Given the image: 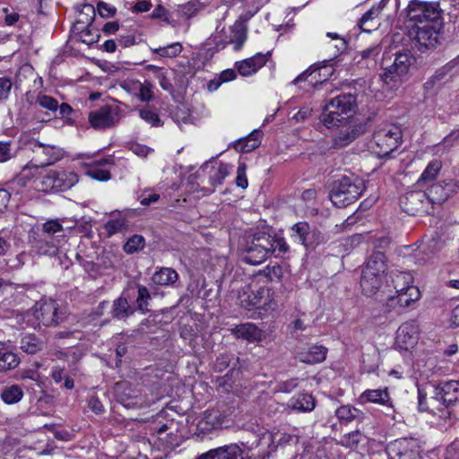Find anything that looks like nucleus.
Instances as JSON below:
<instances>
[{"instance_id": "obj_1", "label": "nucleus", "mask_w": 459, "mask_h": 459, "mask_svg": "<svg viewBox=\"0 0 459 459\" xmlns=\"http://www.w3.org/2000/svg\"><path fill=\"white\" fill-rule=\"evenodd\" d=\"M30 148L35 156L23 167L15 179L17 184L22 186H25L29 180L36 177L39 168L50 166L63 157L62 150L56 145L43 144L35 141L30 143Z\"/></svg>"}, {"instance_id": "obj_2", "label": "nucleus", "mask_w": 459, "mask_h": 459, "mask_svg": "<svg viewBox=\"0 0 459 459\" xmlns=\"http://www.w3.org/2000/svg\"><path fill=\"white\" fill-rule=\"evenodd\" d=\"M357 105L356 96L342 94L331 100L320 116V120L328 129L340 127L351 117Z\"/></svg>"}, {"instance_id": "obj_3", "label": "nucleus", "mask_w": 459, "mask_h": 459, "mask_svg": "<svg viewBox=\"0 0 459 459\" xmlns=\"http://www.w3.org/2000/svg\"><path fill=\"white\" fill-rule=\"evenodd\" d=\"M365 186L359 178L342 177L333 182L330 200L336 207H345L354 203L362 194Z\"/></svg>"}, {"instance_id": "obj_4", "label": "nucleus", "mask_w": 459, "mask_h": 459, "mask_svg": "<svg viewBox=\"0 0 459 459\" xmlns=\"http://www.w3.org/2000/svg\"><path fill=\"white\" fill-rule=\"evenodd\" d=\"M146 391V387L139 384L133 385L126 381L117 383L115 387L117 402L128 409L149 406L152 400Z\"/></svg>"}, {"instance_id": "obj_5", "label": "nucleus", "mask_w": 459, "mask_h": 459, "mask_svg": "<svg viewBox=\"0 0 459 459\" xmlns=\"http://www.w3.org/2000/svg\"><path fill=\"white\" fill-rule=\"evenodd\" d=\"M407 17L414 25L442 22V11L438 3L411 0L407 6Z\"/></svg>"}, {"instance_id": "obj_6", "label": "nucleus", "mask_w": 459, "mask_h": 459, "mask_svg": "<svg viewBox=\"0 0 459 459\" xmlns=\"http://www.w3.org/2000/svg\"><path fill=\"white\" fill-rule=\"evenodd\" d=\"M373 143L378 156H388L401 144L402 130L394 125L381 127L374 133Z\"/></svg>"}, {"instance_id": "obj_7", "label": "nucleus", "mask_w": 459, "mask_h": 459, "mask_svg": "<svg viewBox=\"0 0 459 459\" xmlns=\"http://www.w3.org/2000/svg\"><path fill=\"white\" fill-rule=\"evenodd\" d=\"M414 63L415 57L410 50L396 52L393 63L384 68L381 78L387 84L402 81Z\"/></svg>"}, {"instance_id": "obj_8", "label": "nucleus", "mask_w": 459, "mask_h": 459, "mask_svg": "<svg viewBox=\"0 0 459 459\" xmlns=\"http://www.w3.org/2000/svg\"><path fill=\"white\" fill-rule=\"evenodd\" d=\"M271 235L265 233H257L254 235L252 241L247 245L244 261L249 264H260L265 261L270 255Z\"/></svg>"}, {"instance_id": "obj_9", "label": "nucleus", "mask_w": 459, "mask_h": 459, "mask_svg": "<svg viewBox=\"0 0 459 459\" xmlns=\"http://www.w3.org/2000/svg\"><path fill=\"white\" fill-rule=\"evenodd\" d=\"M33 315L38 325L47 327L56 326L64 320V315L59 311L58 304L54 299H41L33 307Z\"/></svg>"}, {"instance_id": "obj_10", "label": "nucleus", "mask_w": 459, "mask_h": 459, "mask_svg": "<svg viewBox=\"0 0 459 459\" xmlns=\"http://www.w3.org/2000/svg\"><path fill=\"white\" fill-rule=\"evenodd\" d=\"M459 189V182L454 179L443 180L430 185L425 191L433 212L452 197Z\"/></svg>"}, {"instance_id": "obj_11", "label": "nucleus", "mask_w": 459, "mask_h": 459, "mask_svg": "<svg viewBox=\"0 0 459 459\" xmlns=\"http://www.w3.org/2000/svg\"><path fill=\"white\" fill-rule=\"evenodd\" d=\"M441 28L442 22L414 25L411 29L410 34L414 35L413 39L419 50L424 51L425 49L433 48L437 45Z\"/></svg>"}, {"instance_id": "obj_12", "label": "nucleus", "mask_w": 459, "mask_h": 459, "mask_svg": "<svg viewBox=\"0 0 459 459\" xmlns=\"http://www.w3.org/2000/svg\"><path fill=\"white\" fill-rule=\"evenodd\" d=\"M402 209L409 215L433 213L425 191H410L400 199Z\"/></svg>"}, {"instance_id": "obj_13", "label": "nucleus", "mask_w": 459, "mask_h": 459, "mask_svg": "<svg viewBox=\"0 0 459 459\" xmlns=\"http://www.w3.org/2000/svg\"><path fill=\"white\" fill-rule=\"evenodd\" d=\"M389 459H420V446L414 438L396 439L386 446Z\"/></svg>"}, {"instance_id": "obj_14", "label": "nucleus", "mask_w": 459, "mask_h": 459, "mask_svg": "<svg viewBox=\"0 0 459 459\" xmlns=\"http://www.w3.org/2000/svg\"><path fill=\"white\" fill-rule=\"evenodd\" d=\"M290 238L294 242L307 248H314L324 241L321 232L316 229L311 230L307 221H299L290 228Z\"/></svg>"}, {"instance_id": "obj_15", "label": "nucleus", "mask_w": 459, "mask_h": 459, "mask_svg": "<svg viewBox=\"0 0 459 459\" xmlns=\"http://www.w3.org/2000/svg\"><path fill=\"white\" fill-rule=\"evenodd\" d=\"M88 121L96 130H105L117 124L119 121L118 108L104 105L89 113Z\"/></svg>"}, {"instance_id": "obj_16", "label": "nucleus", "mask_w": 459, "mask_h": 459, "mask_svg": "<svg viewBox=\"0 0 459 459\" xmlns=\"http://www.w3.org/2000/svg\"><path fill=\"white\" fill-rule=\"evenodd\" d=\"M420 328L417 321L409 320L403 323L396 331L395 346L400 350L412 349L419 340Z\"/></svg>"}, {"instance_id": "obj_17", "label": "nucleus", "mask_w": 459, "mask_h": 459, "mask_svg": "<svg viewBox=\"0 0 459 459\" xmlns=\"http://www.w3.org/2000/svg\"><path fill=\"white\" fill-rule=\"evenodd\" d=\"M230 420L229 416L220 410H207L197 423L200 433L206 434L229 427Z\"/></svg>"}, {"instance_id": "obj_18", "label": "nucleus", "mask_w": 459, "mask_h": 459, "mask_svg": "<svg viewBox=\"0 0 459 459\" xmlns=\"http://www.w3.org/2000/svg\"><path fill=\"white\" fill-rule=\"evenodd\" d=\"M341 127L338 134L334 137V144L337 146L350 144L366 131L365 124L354 118H350Z\"/></svg>"}, {"instance_id": "obj_19", "label": "nucleus", "mask_w": 459, "mask_h": 459, "mask_svg": "<svg viewBox=\"0 0 459 459\" xmlns=\"http://www.w3.org/2000/svg\"><path fill=\"white\" fill-rule=\"evenodd\" d=\"M333 72L334 69L328 65V61H324V65L317 67L311 66L304 71L292 81V84L297 85L303 81H308L311 85H316L318 82L324 83L333 75Z\"/></svg>"}, {"instance_id": "obj_20", "label": "nucleus", "mask_w": 459, "mask_h": 459, "mask_svg": "<svg viewBox=\"0 0 459 459\" xmlns=\"http://www.w3.org/2000/svg\"><path fill=\"white\" fill-rule=\"evenodd\" d=\"M434 398L446 407H450L459 401V380L440 382L434 392Z\"/></svg>"}, {"instance_id": "obj_21", "label": "nucleus", "mask_w": 459, "mask_h": 459, "mask_svg": "<svg viewBox=\"0 0 459 459\" xmlns=\"http://www.w3.org/2000/svg\"><path fill=\"white\" fill-rule=\"evenodd\" d=\"M266 61L267 56L265 55L257 53L249 58L236 62L235 67L239 74L247 77L255 74L266 64Z\"/></svg>"}, {"instance_id": "obj_22", "label": "nucleus", "mask_w": 459, "mask_h": 459, "mask_svg": "<svg viewBox=\"0 0 459 459\" xmlns=\"http://www.w3.org/2000/svg\"><path fill=\"white\" fill-rule=\"evenodd\" d=\"M255 298V305L256 309H263L264 311L274 310L277 307V300L275 299V292L268 287H259L253 290Z\"/></svg>"}, {"instance_id": "obj_23", "label": "nucleus", "mask_w": 459, "mask_h": 459, "mask_svg": "<svg viewBox=\"0 0 459 459\" xmlns=\"http://www.w3.org/2000/svg\"><path fill=\"white\" fill-rule=\"evenodd\" d=\"M385 278L378 277L370 272H362L360 278V286L362 291L367 296L376 295L383 286Z\"/></svg>"}, {"instance_id": "obj_24", "label": "nucleus", "mask_w": 459, "mask_h": 459, "mask_svg": "<svg viewBox=\"0 0 459 459\" xmlns=\"http://www.w3.org/2000/svg\"><path fill=\"white\" fill-rule=\"evenodd\" d=\"M297 439L295 436L286 433L265 431L262 434L260 443L268 445L269 453L275 451L278 446H282Z\"/></svg>"}, {"instance_id": "obj_25", "label": "nucleus", "mask_w": 459, "mask_h": 459, "mask_svg": "<svg viewBox=\"0 0 459 459\" xmlns=\"http://www.w3.org/2000/svg\"><path fill=\"white\" fill-rule=\"evenodd\" d=\"M113 160L111 158H103L98 160L92 161V163L87 164L88 169L85 174L92 179L98 181H108L110 179V172L107 169H101L100 167L105 164H112Z\"/></svg>"}, {"instance_id": "obj_26", "label": "nucleus", "mask_w": 459, "mask_h": 459, "mask_svg": "<svg viewBox=\"0 0 459 459\" xmlns=\"http://www.w3.org/2000/svg\"><path fill=\"white\" fill-rule=\"evenodd\" d=\"M362 272H370L378 277L385 278L386 264L383 252H374L366 263Z\"/></svg>"}, {"instance_id": "obj_27", "label": "nucleus", "mask_w": 459, "mask_h": 459, "mask_svg": "<svg viewBox=\"0 0 459 459\" xmlns=\"http://www.w3.org/2000/svg\"><path fill=\"white\" fill-rule=\"evenodd\" d=\"M327 349L322 345H313L306 351L298 353L300 362L306 364H316L324 361L326 358Z\"/></svg>"}, {"instance_id": "obj_28", "label": "nucleus", "mask_w": 459, "mask_h": 459, "mask_svg": "<svg viewBox=\"0 0 459 459\" xmlns=\"http://www.w3.org/2000/svg\"><path fill=\"white\" fill-rule=\"evenodd\" d=\"M231 331L237 338H241L248 342L260 341L263 336V332L252 323L237 325Z\"/></svg>"}, {"instance_id": "obj_29", "label": "nucleus", "mask_w": 459, "mask_h": 459, "mask_svg": "<svg viewBox=\"0 0 459 459\" xmlns=\"http://www.w3.org/2000/svg\"><path fill=\"white\" fill-rule=\"evenodd\" d=\"M261 136V131L254 130L247 136L235 142L233 147L238 152H249L260 145Z\"/></svg>"}, {"instance_id": "obj_30", "label": "nucleus", "mask_w": 459, "mask_h": 459, "mask_svg": "<svg viewBox=\"0 0 459 459\" xmlns=\"http://www.w3.org/2000/svg\"><path fill=\"white\" fill-rule=\"evenodd\" d=\"M20 359L9 347L0 342V372H6L18 367Z\"/></svg>"}, {"instance_id": "obj_31", "label": "nucleus", "mask_w": 459, "mask_h": 459, "mask_svg": "<svg viewBox=\"0 0 459 459\" xmlns=\"http://www.w3.org/2000/svg\"><path fill=\"white\" fill-rule=\"evenodd\" d=\"M288 406L297 411H311L316 407V400L309 394H299L289 401Z\"/></svg>"}, {"instance_id": "obj_32", "label": "nucleus", "mask_w": 459, "mask_h": 459, "mask_svg": "<svg viewBox=\"0 0 459 459\" xmlns=\"http://www.w3.org/2000/svg\"><path fill=\"white\" fill-rule=\"evenodd\" d=\"M360 403H374L381 405H387L390 396L387 389H368L359 395Z\"/></svg>"}, {"instance_id": "obj_33", "label": "nucleus", "mask_w": 459, "mask_h": 459, "mask_svg": "<svg viewBox=\"0 0 459 459\" xmlns=\"http://www.w3.org/2000/svg\"><path fill=\"white\" fill-rule=\"evenodd\" d=\"M335 416L341 423L347 424L355 420H361L364 417V413L360 410L350 404H346L335 410Z\"/></svg>"}, {"instance_id": "obj_34", "label": "nucleus", "mask_w": 459, "mask_h": 459, "mask_svg": "<svg viewBox=\"0 0 459 459\" xmlns=\"http://www.w3.org/2000/svg\"><path fill=\"white\" fill-rule=\"evenodd\" d=\"M24 396L23 389L19 385H5L0 393L1 400L8 405L18 403Z\"/></svg>"}, {"instance_id": "obj_35", "label": "nucleus", "mask_w": 459, "mask_h": 459, "mask_svg": "<svg viewBox=\"0 0 459 459\" xmlns=\"http://www.w3.org/2000/svg\"><path fill=\"white\" fill-rule=\"evenodd\" d=\"M178 279V273L169 267H163L156 271L152 277V281L155 285L170 286Z\"/></svg>"}, {"instance_id": "obj_36", "label": "nucleus", "mask_w": 459, "mask_h": 459, "mask_svg": "<svg viewBox=\"0 0 459 459\" xmlns=\"http://www.w3.org/2000/svg\"><path fill=\"white\" fill-rule=\"evenodd\" d=\"M78 182V176L74 171H56V191H65Z\"/></svg>"}, {"instance_id": "obj_37", "label": "nucleus", "mask_w": 459, "mask_h": 459, "mask_svg": "<svg viewBox=\"0 0 459 459\" xmlns=\"http://www.w3.org/2000/svg\"><path fill=\"white\" fill-rule=\"evenodd\" d=\"M44 347L45 342L35 334L24 335L20 342L21 350L28 354H35L38 351H42Z\"/></svg>"}, {"instance_id": "obj_38", "label": "nucleus", "mask_w": 459, "mask_h": 459, "mask_svg": "<svg viewBox=\"0 0 459 459\" xmlns=\"http://www.w3.org/2000/svg\"><path fill=\"white\" fill-rule=\"evenodd\" d=\"M396 297H392V301H396V303L402 307H408L413 302L417 301L420 297V292L417 287H411L409 290H403L400 292H396Z\"/></svg>"}, {"instance_id": "obj_39", "label": "nucleus", "mask_w": 459, "mask_h": 459, "mask_svg": "<svg viewBox=\"0 0 459 459\" xmlns=\"http://www.w3.org/2000/svg\"><path fill=\"white\" fill-rule=\"evenodd\" d=\"M134 311V310L129 305L127 299L123 295L113 301L111 313L114 318H126L132 315Z\"/></svg>"}, {"instance_id": "obj_40", "label": "nucleus", "mask_w": 459, "mask_h": 459, "mask_svg": "<svg viewBox=\"0 0 459 459\" xmlns=\"http://www.w3.org/2000/svg\"><path fill=\"white\" fill-rule=\"evenodd\" d=\"M231 32L230 42L233 44V49L238 51L247 40V27L243 22H236L231 27Z\"/></svg>"}, {"instance_id": "obj_41", "label": "nucleus", "mask_w": 459, "mask_h": 459, "mask_svg": "<svg viewBox=\"0 0 459 459\" xmlns=\"http://www.w3.org/2000/svg\"><path fill=\"white\" fill-rule=\"evenodd\" d=\"M393 286L396 292L409 290V288L415 287L412 275L407 272H396L392 274Z\"/></svg>"}, {"instance_id": "obj_42", "label": "nucleus", "mask_w": 459, "mask_h": 459, "mask_svg": "<svg viewBox=\"0 0 459 459\" xmlns=\"http://www.w3.org/2000/svg\"><path fill=\"white\" fill-rule=\"evenodd\" d=\"M204 4L199 1L193 0L177 6L175 12L178 17L190 19L203 10Z\"/></svg>"}, {"instance_id": "obj_43", "label": "nucleus", "mask_w": 459, "mask_h": 459, "mask_svg": "<svg viewBox=\"0 0 459 459\" xmlns=\"http://www.w3.org/2000/svg\"><path fill=\"white\" fill-rule=\"evenodd\" d=\"M458 133L454 129L448 135H446L443 141L433 146L434 154L442 156L448 152L450 149L458 144Z\"/></svg>"}, {"instance_id": "obj_44", "label": "nucleus", "mask_w": 459, "mask_h": 459, "mask_svg": "<svg viewBox=\"0 0 459 459\" xmlns=\"http://www.w3.org/2000/svg\"><path fill=\"white\" fill-rule=\"evenodd\" d=\"M35 187L43 192L56 191V170H48L34 180Z\"/></svg>"}, {"instance_id": "obj_45", "label": "nucleus", "mask_w": 459, "mask_h": 459, "mask_svg": "<svg viewBox=\"0 0 459 459\" xmlns=\"http://www.w3.org/2000/svg\"><path fill=\"white\" fill-rule=\"evenodd\" d=\"M442 161L439 160H431L421 173L418 184H421L422 182L434 180L438 175L439 171L442 169Z\"/></svg>"}, {"instance_id": "obj_46", "label": "nucleus", "mask_w": 459, "mask_h": 459, "mask_svg": "<svg viewBox=\"0 0 459 459\" xmlns=\"http://www.w3.org/2000/svg\"><path fill=\"white\" fill-rule=\"evenodd\" d=\"M183 47L179 42L169 44L164 47H159L152 49L154 54L161 57H176L182 52Z\"/></svg>"}, {"instance_id": "obj_47", "label": "nucleus", "mask_w": 459, "mask_h": 459, "mask_svg": "<svg viewBox=\"0 0 459 459\" xmlns=\"http://www.w3.org/2000/svg\"><path fill=\"white\" fill-rule=\"evenodd\" d=\"M95 8L91 4H84L82 7V10L79 12L77 17V24L82 25L81 28H84L88 25H91L95 17Z\"/></svg>"}, {"instance_id": "obj_48", "label": "nucleus", "mask_w": 459, "mask_h": 459, "mask_svg": "<svg viewBox=\"0 0 459 459\" xmlns=\"http://www.w3.org/2000/svg\"><path fill=\"white\" fill-rule=\"evenodd\" d=\"M230 167L225 163H219L217 167H213L210 175V180L212 185H221L222 181L229 176Z\"/></svg>"}, {"instance_id": "obj_49", "label": "nucleus", "mask_w": 459, "mask_h": 459, "mask_svg": "<svg viewBox=\"0 0 459 459\" xmlns=\"http://www.w3.org/2000/svg\"><path fill=\"white\" fill-rule=\"evenodd\" d=\"M38 254L52 255L56 253V244L53 240L40 238L33 245Z\"/></svg>"}, {"instance_id": "obj_50", "label": "nucleus", "mask_w": 459, "mask_h": 459, "mask_svg": "<svg viewBox=\"0 0 459 459\" xmlns=\"http://www.w3.org/2000/svg\"><path fill=\"white\" fill-rule=\"evenodd\" d=\"M144 246V238L142 235H134L127 239L123 248L126 254H134L142 250Z\"/></svg>"}, {"instance_id": "obj_51", "label": "nucleus", "mask_w": 459, "mask_h": 459, "mask_svg": "<svg viewBox=\"0 0 459 459\" xmlns=\"http://www.w3.org/2000/svg\"><path fill=\"white\" fill-rule=\"evenodd\" d=\"M270 244L272 245V248H270V255H274L275 256L282 255L290 249L285 238L281 237L271 236Z\"/></svg>"}, {"instance_id": "obj_52", "label": "nucleus", "mask_w": 459, "mask_h": 459, "mask_svg": "<svg viewBox=\"0 0 459 459\" xmlns=\"http://www.w3.org/2000/svg\"><path fill=\"white\" fill-rule=\"evenodd\" d=\"M139 117L152 126H161L163 125L159 115L148 107L139 109Z\"/></svg>"}, {"instance_id": "obj_53", "label": "nucleus", "mask_w": 459, "mask_h": 459, "mask_svg": "<svg viewBox=\"0 0 459 459\" xmlns=\"http://www.w3.org/2000/svg\"><path fill=\"white\" fill-rule=\"evenodd\" d=\"M127 227L126 221L125 219H112L106 222L104 229L107 231L108 237H111L117 233L122 232Z\"/></svg>"}, {"instance_id": "obj_54", "label": "nucleus", "mask_w": 459, "mask_h": 459, "mask_svg": "<svg viewBox=\"0 0 459 459\" xmlns=\"http://www.w3.org/2000/svg\"><path fill=\"white\" fill-rule=\"evenodd\" d=\"M151 299V295L148 289L144 286L138 287V296L136 299L137 307L143 313L148 311L149 300Z\"/></svg>"}, {"instance_id": "obj_55", "label": "nucleus", "mask_w": 459, "mask_h": 459, "mask_svg": "<svg viewBox=\"0 0 459 459\" xmlns=\"http://www.w3.org/2000/svg\"><path fill=\"white\" fill-rule=\"evenodd\" d=\"M153 85L145 81L140 83L136 98L143 102H149L153 99Z\"/></svg>"}, {"instance_id": "obj_56", "label": "nucleus", "mask_w": 459, "mask_h": 459, "mask_svg": "<svg viewBox=\"0 0 459 459\" xmlns=\"http://www.w3.org/2000/svg\"><path fill=\"white\" fill-rule=\"evenodd\" d=\"M362 437V433L359 430H356L342 436L340 443L345 447L352 448L357 446V445L361 441Z\"/></svg>"}, {"instance_id": "obj_57", "label": "nucleus", "mask_w": 459, "mask_h": 459, "mask_svg": "<svg viewBox=\"0 0 459 459\" xmlns=\"http://www.w3.org/2000/svg\"><path fill=\"white\" fill-rule=\"evenodd\" d=\"M36 103L39 105V107L48 109L50 111H57L58 109V102L53 97L40 94L37 97Z\"/></svg>"}, {"instance_id": "obj_58", "label": "nucleus", "mask_w": 459, "mask_h": 459, "mask_svg": "<svg viewBox=\"0 0 459 459\" xmlns=\"http://www.w3.org/2000/svg\"><path fill=\"white\" fill-rule=\"evenodd\" d=\"M255 295L253 290L250 291H243L238 296L239 305L248 310L256 309V305H255V299H254Z\"/></svg>"}, {"instance_id": "obj_59", "label": "nucleus", "mask_w": 459, "mask_h": 459, "mask_svg": "<svg viewBox=\"0 0 459 459\" xmlns=\"http://www.w3.org/2000/svg\"><path fill=\"white\" fill-rule=\"evenodd\" d=\"M43 232L50 235H55L56 233L62 232L64 230V228L61 223L58 222L56 220H50L46 221L42 225Z\"/></svg>"}, {"instance_id": "obj_60", "label": "nucleus", "mask_w": 459, "mask_h": 459, "mask_svg": "<svg viewBox=\"0 0 459 459\" xmlns=\"http://www.w3.org/2000/svg\"><path fill=\"white\" fill-rule=\"evenodd\" d=\"M247 165L245 163H240L238 167L237 170V178L236 184L238 186L245 189L247 187L248 181L246 175Z\"/></svg>"}, {"instance_id": "obj_61", "label": "nucleus", "mask_w": 459, "mask_h": 459, "mask_svg": "<svg viewBox=\"0 0 459 459\" xmlns=\"http://www.w3.org/2000/svg\"><path fill=\"white\" fill-rule=\"evenodd\" d=\"M140 82L133 79H126L120 83L123 90L136 97L138 89L140 87Z\"/></svg>"}, {"instance_id": "obj_62", "label": "nucleus", "mask_w": 459, "mask_h": 459, "mask_svg": "<svg viewBox=\"0 0 459 459\" xmlns=\"http://www.w3.org/2000/svg\"><path fill=\"white\" fill-rule=\"evenodd\" d=\"M13 152L11 149V142H0V162H5L13 158Z\"/></svg>"}, {"instance_id": "obj_63", "label": "nucleus", "mask_w": 459, "mask_h": 459, "mask_svg": "<svg viewBox=\"0 0 459 459\" xmlns=\"http://www.w3.org/2000/svg\"><path fill=\"white\" fill-rule=\"evenodd\" d=\"M13 83L7 77H0V100H6L11 92Z\"/></svg>"}, {"instance_id": "obj_64", "label": "nucleus", "mask_w": 459, "mask_h": 459, "mask_svg": "<svg viewBox=\"0 0 459 459\" xmlns=\"http://www.w3.org/2000/svg\"><path fill=\"white\" fill-rule=\"evenodd\" d=\"M97 10L100 16L106 18L112 17L117 12V9L114 6L109 5L105 2H100L97 5Z\"/></svg>"}]
</instances>
